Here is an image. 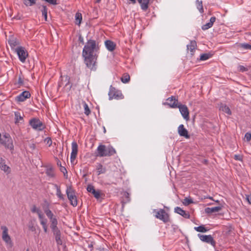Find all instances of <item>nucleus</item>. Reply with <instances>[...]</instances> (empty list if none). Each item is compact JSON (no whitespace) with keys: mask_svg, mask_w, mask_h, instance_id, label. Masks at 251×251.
I'll return each instance as SVG.
<instances>
[{"mask_svg":"<svg viewBox=\"0 0 251 251\" xmlns=\"http://www.w3.org/2000/svg\"><path fill=\"white\" fill-rule=\"evenodd\" d=\"M99 50L97 46L96 41L94 40H89L84 46L82 56L84 58V62L86 66L91 70H95L97 56L95 53Z\"/></svg>","mask_w":251,"mask_h":251,"instance_id":"1","label":"nucleus"},{"mask_svg":"<svg viewBox=\"0 0 251 251\" xmlns=\"http://www.w3.org/2000/svg\"><path fill=\"white\" fill-rule=\"evenodd\" d=\"M116 153V150L111 146L106 147L105 145H100L97 148L96 156L100 157L110 156Z\"/></svg>","mask_w":251,"mask_h":251,"instance_id":"2","label":"nucleus"},{"mask_svg":"<svg viewBox=\"0 0 251 251\" xmlns=\"http://www.w3.org/2000/svg\"><path fill=\"white\" fill-rule=\"evenodd\" d=\"M154 212L155 213V217L164 223H166L170 221L169 215L164 209H160L158 211L154 210Z\"/></svg>","mask_w":251,"mask_h":251,"instance_id":"3","label":"nucleus"},{"mask_svg":"<svg viewBox=\"0 0 251 251\" xmlns=\"http://www.w3.org/2000/svg\"><path fill=\"white\" fill-rule=\"evenodd\" d=\"M31 126L35 130L42 131L45 128V126L39 119L33 118L29 121Z\"/></svg>","mask_w":251,"mask_h":251,"instance_id":"4","label":"nucleus"},{"mask_svg":"<svg viewBox=\"0 0 251 251\" xmlns=\"http://www.w3.org/2000/svg\"><path fill=\"white\" fill-rule=\"evenodd\" d=\"M108 95L110 100L113 99H121L124 97L121 91L116 89L115 88L113 87L112 86H110V87Z\"/></svg>","mask_w":251,"mask_h":251,"instance_id":"5","label":"nucleus"},{"mask_svg":"<svg viewBox=\"0 0 251 251\" xmlns=\"http://www.w3.org/2000/svg\"><path fill=\"white\" fill-rule=\"evenodd\" d=\"M16 51L19 56L20 60L22 62H25L26 58L28 56V53L25 50V48L22 47H18L16 49Z\"/></svg>","mask_w":251,"mask_h":251,"instance_id":"6","label":"nucleus"},{"mask_svg":"<svg viewBox=\"0 0 251 251\" xmlns=\"http://www.w3.org/2000/svg\"><path fill=\"white\" fill-rule=\"evenodd\" d=\"M198 236L201 241L210 244L213 247H215L216 242L211 235H206L199 234Z\"/></svg>","mask_w":251,"mask_h":251,"instance_id":"7","label":"nucleus"},{"mask_svg":"<svg viewBox=\"0 0 251 251\" xmlns=\"http://www.w3.org/2000/svg\"><path fill=\"white\" fill-rule=\"evenodd\" d=\"M2 230V240L7 244H12V241L10 236L8 234V228L6 226H1Z\"/></svg>","mask_w":251,"mask_h":251,"instance_id":"8","label":"nucleus"},{"mask_svg":"<svg viewBox=\"0 0 251 251\" xmlns=\"http://www.w3.org/2000/svg\"><path fill=\"white\" fill-rule=\"evenodd\" d=\"M177 107L179 108V111L184 119L188 120L189 119V113L187 107L185 105L179 103Z\"/></svg>","mask_w":251,"mask_h":251,"instance_id":"9","label":"nucleus"},{"mask_svg":"<svg viewBox=\"0 0 251 251\" xmlns=\"http://www.w3.org/2000/svg\"><path fill=\"white\" fill-rule=\"evenodd\" d=\"M78 152V145L75 141L72 143V152L71 154V161L72 162L76 157Z\"/></svg>","mask_w":251,"mask_h":251,"instance_id":"10","label":"nucleus"},{"mask_svg":"<svg viewBox=\"0 0 251 251\" xmlns=\"http://www.w3.org/2000/svg\"><path fill=\"white\" fill-rule=\"evenodd\" d=\"M53 235L55 236L56 242L58 245H61L62 244V241L61 239V231L59 228H55L52 229Z\"/></svg>","mask_w":251,"mask_h":251,"instance_id":"11","label":"nucleus"},{"mask_svg":"<svg viewBox=\"0 0 251 251\" xmlns=\"http://www.w3.org/2000/svg\"><path fill=\"white\" fill-rule=\"evenodd\" d=\"M166 103L172 108H177L178 105L179 103L178 102L177 99H176L175 97L172 96L167 99Z\"/></svg>","mask_w":251,"mask_h":251,"instance_id":"12","label":"nucleus"},{"mask_svg":"<svg viewBox=\"0 0 251 251\" xmlns=\"http://www.w3.org/2000/svg\"><path fill=\"white\" fill-rule=\"evenodd\" d=\"M178 133L180 136H183L188 139L190 138L187 130L183 125H180L178 127Z\"/></svg>","mask_w":251,"mask_h":251,"instance_id":"13","label":"nucleus"},{"mask_svg":"<svg viewBox=\"0 0 251 251\" xmlns=\"http://www.w3.org/2000/svg\"><path fill=\"white\" fill-rule=\"evenodd\" d=\"M30 97V94L28 91H25L22 92L20 95L17 97V100L19 101H24L26 99Z\"/></svg>","mask_w":251,"mask_h":251,"instance_id":"14","label":"nucleus"},{"mask_svg":"<svg viewBox=\"0 0 251 251\" xmlns=\"http://www.w3.org/2000/svg\"><path fill=\"white\" fill-rule=\"evenodd\" d=\"M175 212L177 214L181 215L185 218L189 219L190 218V214L189 213L186 212L179 207H176L175 208Z\"/></svg>","mask_w":251,"mask_h":251,"instance_id":"15","label":"nucleus"},{"mask_svg":"<svg viewBox=\"0 0 251 251\" xmlns=\"http://www.w3.org/2000/svg\"><path fill=\"white\" fill-rule=\"evenodd\" d=\"M0 168L7 174L10 173V168L5 164V161L2 158L0 159Z\"/></svg>","mask_w":251,"mask_h":251,"instance_id":"16","label":"nucleus"},{"mask_svg":"<svg viewBox=\"0 0 251 251\" xmlns=\"http://www.w3.org/2000/svg\"><path fill=\"white\" fill-rule=\"evenodd\" d=\"M197 47V43L195 41H191L190 44L187 46V50H190L191 55H193Z\"/></svg>","mask_w":251,"mask_h":251,"instance_id":"17","label":"nucleus"},{"mask_svg":"<svg viewBox=\"0 0 251 251\" xmlns=\"http://www.w3.org/2000/svg\"><path fill=\"white\" fill-rule=\"evenodd\" d=\"M140 3L141 9L146 11L149 8L150 0H138Z\"/></svg>","mask_w":251,"mask_h":251,"instance_id":"18","label":"nucleus"},{"mask_svg":"<svg viewBox=\"0 0 251 251\" xmlns=\"http://www.w3.org/2000/svg\"><path fill=\"white\" fill-rule=\"evenodd\" d=\"M216 21V17H212L210 19V22L205 25H203L201 28L203 30H207L210 27H211L213 26V25L214 23Z\"/></svg>","mask_w":251,"mask_h":251,"instance_id":"19","label":"nucleus"},{"mask_svg":"<svg viewBox=\"0 0 251 251\" xmlns=\"http://www.w3.org/2000/svg\"><path fill=\"white\" fill-rule=\"evenodd\" d=\"M105 45L107 49L110 51H113L116 48V44L111 40L105 41Z\"/></svg>","mask_w":251,"mask_h":251,"instance_id":"20","label":"nucleus"},{"mask_svg":"<svg viewBox=\"0 0 251 251\" xmlns=\"http://www.w3.org/2000/svg\"><path fill=\"white\" fill-rule=\"evenodd\" d=\"M222 208V206H216L214 207H207L205 209V213L210 214L212 213L220 211Z\"/></svg>","mask_w":251,"mask_h":251,"instance_id":"21","label":"nucleus"},{"mask_svg":"<svg viewBox=\"0 0 251 251\" xmlns=\"http://www.w3.org/2000/svg\"><path fill=\"white\" fill-rule=\"evenodd\" d=\"M219 110H221L229 115H231V111L228 106L223 103H221L219 106Z\"/></svg>","mask_w":251,"mask_h":251,"instance_id":"22","label":"nucleus"},{"mask_svg":"<svg viewBox=\"0 0 251 251\" xmlns=\"http://www.w3.org/2000/svg\"><path fill=\"white\" fill-rule=\"evenodd\" d=\"M4 143L2 144L5 148L12 151L14 150V146L12 139H8V140L3 141Z\"/></svg>","mask_w":251,"mask_h":251,"instance_id":"23","label":"nucleus"},{"mask_svg":"<svg viewBox=\"0 0 251 251\" xmlns=\"http://www.w3.org/2000/svg\"><path fill=\"white\" fill-rule=\"evenodd\" d=\"M130 198L129 197V194L127 192H124L123 194V199L122 201L123 206L127 202H129Z\"/></svg>","mask_w":251,"mask_h":251,"instance_id":"24","label":"nucleus"},{"mask_svg":"<svg viewBox=\"0 0 251 251\" xmlns=\"http://www.w3.org/2000/svg\"><path fill=\"white\" fill-rule=\"evenodd\" d=\"M66 192L67 197L75 196V191L71 186H67Z\"/></svg>","mask_w":251,"mask_h":251,"instance_id":"25","label":"nucleus"},{"mask_svg":"<svg viewBox=\"0 0 251 251\" xmlns=\"http://www.w3.org/2000/svg\"><path fill=\"white\" fill-rule=\"evenodd\" d=\"M50 220L51 223L50 227L51 229L58 227L57 226L58 224V221L55 217L52 219H50Z\"/></svg>","mask_w":251,"mask_h":251,"instance_id":"26","label":"nucleus"},{"mask_svg":"<svg viewBox=\"0 0 251 251\" xmlns=\"http://www.w3.org/2000/svg\"><path fill=\"white\" fill-rule=\"evenodd\" d=\"M70 201V203L73 206L75 207L77 205V201L76 196L68 197Z\"/></svg>","mask_w":251,"mask_h":251,"instance_id":"27","label":"nucleus"},{"mask_svg":"<svg viewBox=\"0 0 251 251\" xmlns=\"http://www.w3.org/2000/svg\"><path fill=\"white\" fill-rule=\"evenodd\" d=\"M196 4L197 8L199 9L200 12L201 14L203 13L204 12V10L202 6V0H197Z\"/></svg>","mask_w":251,"mask_h":251,"instance_id":"28","label":"nucleus"},{"mask_svg":"<svg viewBox=\"0 0 251 251\" xmlns=\"http://www.w3.org/2000/svg\"><path fill=\"white\" fill-rule=\"evenodd\" d=\"M75 24L79 25L82 20V15L80 13L77 12L75 14Z\"/></svg>","mask_w":251,"mask_h":251,"instance_id":"29","label":"nucleus"},{"mask_svg":"<svg viewBox=\"0 0 251 251\" xmlns=\"http://www.w3.org/2000/svg\"><path fill=\"white\" fill-rule=\"evenodd\" d=\"M44 212L50 220L55 217L54 216L53 213L49 208H45L44 209Z\"/></svg>","mask_w":251,"mask_h":251,"instance_id":"30","label":"nucleus"},{"mask_svg":"<svg viewBox=\"0 0 251 251\" xmlns=\"http://www.w3.org/2000/svg\"><path fill=\"white\" fill-rule=\"evenodd\" d=\"M27 226H28V229L30 231H32V232L36 231V226L35 225L34 221L31 220V221H29L28 224Z\"/></svg>","mask_w":251,"mask_h":251,"instance_id":"31","label":"nucleus"},{"mask_svg":"<svg viewBox=\"0 0 251 251\" xmlns=\"http://www.w3.org/2000/svg\"><path fill=\"white\" fill-rule=\"evenodd\" d=\"M121 80L123 83H126L129 82L130 80V76L128 74H124L122 77L121 78Z\"/></svg>","mask_w":251,"mask_h":251,"instance_id":"32","label":"nucleus"},{"mask_svg":"<svg viewBox=\"0 0 251 251\" xmlns=\"http://www.w3.org/2000/svg\"><path fill=\"white\" fill-rule=\"evenodd\" d=\"M55 187L56 188V195L61 200H64V197L63 195L62 194L60 188L56 184L55 185Z\"/></svg>","mask_w":251,"mask_h":251,"instance_id":"33","label":"nucleus"},{"mask_svg":"<svg viewBox=\"0 0 251 251\" xmlns=\"http://www.w3.org/2000/svg\"><path fill=\"white\" fill-rule=\"evenodd\" d=\"M194 229L197 231L200 232H206L208 230V229L206 228L203 225L197 227H195Z\"/></svg>","mask_w":251,"mask_h":251,"instance_id":"34","label":"nucleus"},{"mask_svg":"<svg viewBox=\"0 0 251 251\" xmlns=\"http://www.w3.org/2000/svg\"><path fill=\"white\" fill-rule=\"evenodd\" d=\"M97 172L98 173V175H100L101 174H103L105 172L106 169L105 168H103L102 165L101 164H99L97 168Z\"/></svg>","mask_w":251,"mask_h":251,"instance_id":"35","label":"nucleus"},{"mask_svg":"<svg viewBox=\"0 0 251 251\" xmlns=\"http://www.w3.org/2000/svg\"><path fill=\"white\" fill-rule=\"evenodd\" d=\"M92 194L94 195V197L97 199H99L101 196H104V194L101 193L100 190H95L93 191V193Z\"/></svg>","mask_w":251,"mask_h":251,"instance_id":"36","label":"nucleus"},{"mask_svg":"<svg viewBox=\"0 0 251 251\" xmlns=\"http://www.w3.org/2000/svg\"><path fill=\"white\" fill-rule=\"evenodd\" d=\"M82 104L83 105L84 108V113L87 116H88L90 114L91 111H90L87 104L85 101H83Z\"/></svg>","mask_w":251,"mask_h":251,"instance_id":"37","label":"nucleus"},{"mask_svg":"<svg viewBox=\"0 0 251 251\" xmlns=\"http://www.w3.org/2000/svg\"><path fill=\"white\" fill-rule=\"evenodd\" d=\"M42 13L43 16H44L45 20L46 21H47V13H48V8L46 6L43 5L42 6Z\"/></svg>","mask_w":251,"mask_h":251,"instance_id":"38","label":"nucleus"},{"mask_svg":"<svg viewBox=\"0 0 251 251\" xmlns=\"http://www.w3.org/2000/svg\"><path fill=\"white\" fill-rule=\"evenodd\" d=\"M46 174L47 175L50 177H53L54 176V173L52 168H48L47 169Z\"/></svg>","mask_w":251,"mask_h":251,"instance_id":"39","label":"nucleus"},{"mask_svg":"<svg viewBox=\"0 0 251 251\" xmlns=\"http://www.w3.org/2000/svg\"><path fill=\"white\" fill-rule=\"evenodd\" d=\"M183 204L186 206L189 205V204L193 203L194 202L192 199L189 198H185L183 201Z\"/></svg>","mask_w":251,"mask_h":251,"instance_id":"40","label":"nucleus"},{"mask_svg":"<svg viewBox=\"0 0 251 251\" xmlns=\"http://www.w3.org/2000/svg\"><path fill=\"white\" fill-rule=\"evenodd\" d=\"M15 123L17 124L20 122L21 120H23V117H22L19 112H15Z\"/></svg>","mask_w":251,"mask_h":251,"instance_id":"41","label":"nucleus"},{"mask_svg":"<svg viewBox=\"0 0 251 251\" xmlns=\"http://www.w3.org/2000/svg\"><path fill=\"white\" fill-rule=\"evenodd\" d=\"M37 214L38 215V217H39V219L40 220V222H42L43 221H45L47 220V219L45 218V217H44V215L43 214L42 212L41 211V210H40L37 213Z\"/></svg>","mask_w":251,"mask_h":251,"instance_id":"42","label":"nucleus"},{"mask_svg":"<svg viewBox=\"0 0 251 251\" xmlns=\"http://www.w3.org/2000/svg\"><path fill=\"white\" fill-rule=\"evenodd\" d=\"M45 233L48 232L47 220L40 222Z\"/></svg>","mask_w":251,"mask_h":251,"instance_id":"43","label":"nucleus"},{"mask_svg":"<svg viewBox=\"0 0 251 251\" xmlns=\"http://www.w3.org/2000/svg\"><path fill=\"white\" fill-rule=\"evenodd\" d=\"M210 55L208 53H204L201 55L200 59L201 60H206L209 58Z\"/></svg>","mask_w":251,"mask_h":251,"instance_id":"44","label":"nucleus"},{"mask_svg":"<svg viewBox=\"0 0 251 251\" xmlns=\"http://www.w3.org/2000/svg\"><path fill=\"white\" fill-rule=\"evenodd\" d=\"M8 43L11 47H15L18 45L17 41L14 39L9 40Z\"/></svg>","mask_w":251,"mask_h":251,"instance_id":"45","label":"nucleus"},{"mask_svg":"<svg viewBox=\"0 0 251 251\" xmlns=\"http://www.w3.org/2000/svg\"><path fill=\"white\" fill-rule=\"evenodd\" d=\"M41 210L37 208L35 205H33L31 208V211L32 213H36L37 214Z\"/></svg>","mask_w":251,"mask_h":251,"instance_id":"46","label":"nucleus"},{"mask_svg":"<svg viewBox=\"0 0 251 251\" xmlns=\"http://www.w3.org/2000/svg\"><path fill=\"white\" fill-rule=\"evenodd\" d=\"M87 190L89 192L92 194L93 193V191H95L96 190L95 189L93 185H88L87 188Z\"/></svg>","mask_w":251,"mask_h":251,"instance_id":"47","label":"nucleus"},{"mask_svg":"<svg viewBox=\"0 0 251 251\" xmlns=\"http://www.w3.org/2000/svg\"><path fill=\"white\" fill-rule=\"evenodd\" d=\"M241 47L245 49L251 50V45L249 44H242L241 45Z\"/></svg>","mask_w":251,"mask_h":251,"instance_id":"48","label":"nucleus"},{"mask_svg":"<svg viewBox=\"0 0 251 251\" xmlns=\"http://www.w3.org/2000/svg\"><path fill=\"white\" fill-rule=\"evenodd\" d=\"M239 71L241 72H247L248 71V69L245 67L244 66L239 65L238 67Z\"/></svg>","mask_w":251,"mask_h":251,"instance_id":"49","label":"nucleus"},{"mask_svg":"<svg viewBox=\"0 0 251 251\" xmlns=\"http://www.w3.org/2000/svg\"><path fill=\"white\" fill-rule=\"evenodd\" d=\"M45 142L50 147L52 144V141L50 138L47 137L45 139Z\"/></svg>","mask_w":251,"mask_h":251,"instance_id":"50","label":"nucleus"},{"mask_svg":"<svg viewBox=\"0 0 251 251\" xmlns=\"http://www.w3.org/2000/svg\"><path fill=\"white\" fill-rule=\"evenodd\" d=\"M245 138L247 142H249L251 139V134L249 132L246 133L245 135Z\"/></svg>","mask_w":251,"mask_h":251,"instance_id":"51","label":"nucleus"},{"mask_svg":"<svg viewBox=\"0 0 251 251\" xmlns=\"http://www.w3.org/2000/svg\"><path fill=\"white\" fill-rule=\"evenodd\" d=\"M60 170L61 172H62L64 174V176H65V175L67 174V171L66 168L63 166L60 167Z\"/></svg>","mask_w":251,"mask_h":251,"instance_id":"52","label":"nucleus"},{"mask_svg":"<svg viewBox=\"0 0 251 251\" xmlns=\"http://www.w3.org/2000/svg\"><path fill=\"white\" fill-rule=\"evenodd\" d=\"M234 158L236 160H242V157L240 155L235 154Z\"/></svg>","mask_w":251,"mask_h":251,"instance_id":"53","label":"nucleus"},{"mask_svg":"<svg viewBox=\"0 0 251 251\" xmlns=\"http://www.w3.org/2000/svg\"><path fill=\"white\" fill-rule=\"evenodd\" d=\"M3 137L5 138V140H8V139H12L8 133H5L3 135Z\"/></svg>","mask_w":251,"mask_h":251,"instance_id":"54","label":"nucleus"},{"mask_svg":"<svg viewBox=\"0 0 251 251\" xmlns=\"http://www.w3.org/2000/svg\"><path fill=\"white\" fill-rule=\"evenodd\" d=\"M78 41L80 43H81L82 44H84V40L83 38L81 35H79L78 37Z\"/></svg>","mask_w":251,"mask_h":251,"instance_id":"55","label":"nucleus"},{"mask_svg":"<svg viewBox=\"0 0 251 251\" xmlns=\"http://www.w3.org/2000/svg\"><path fill=\"white\" fill-rule=\"evenodd\" d=\"M26 6H31V3L28 0H23Z\"/></svg>","mask_w":251,"mask_h":251,"instance_id":"56","label":"nucleus"},{"mask_svg":"<svg viewBox=\"0 0 251 251\" xmlns=\"http://www.w3.org/2000/svg\"><path fill=\"white\" fill-rule=\"evenodd\" d=\"M246 199L249 202V203L250 204H251V194L247 196Z\"/></svg>","mask_w":251,"mask_h":251,"instance_id":"57","label":"nucleus"},{"mask_svg":"<svg viewBox=\"0 0 251 251\" xmlns=\"http://www.w3.org/2000/svg\"><path fill=\"white\" fill-rule=\"evenodd\" d=\"M29 148L32 150H35V149L36 148V146L34 144H31L29 145Z\"/></svg>","mask_w":251,"mask_h":251,"instance_id":"58","label":"nucleus"},{"mask_svg":"<svg viewBox=\"0 0 251 251\" xmlns=\"http://www.w3.org/2000/svg\"><path fill=\"white\" fill-rule=\"evenodd\" d=\"M56 161H57V165L59 167L62 166L61 163L60 161L57 158H56Z\"/></svg>","mask_w":251,"mask_h":251,"instance_id":"59","label":"nucleus"},{"mask_svg":"<svg viewBox=\"0 0 251 251\" xmlns=\"http://www.w3.org/2000/svg\"><path fill=\"white\" fill-rule=\"evenodd\" d=\"M117 182L118 181L116 180V181L115 182H112V183H105V185H111V184H114V185H117Z\"/></svg>","mask_w":251,"mask_h":251,"instance_id":"60","label":"nucleus"},{"mask_svg":"<svg viewBox=\"0 0 251 251\" xmlns=\"http://www.w3.org/2000/svg\"><path fill=\"white\" fill-rule=\"evenodd\" d=\"M23 80H22V79L20 77L19 78V79H18V83L19 84H22L23 83Z\"/></svg>","mask_w":251,"mask_h":251,"instance_id":"61","label":"nucleus"},{"mask_svg":"<svg viewBox=\"0 0 251 251\" xmlns=\"http://www.w3.org/2000/svg\"><path fill=\"white\" fill-rule=\"evenodd\" d=\"M30 3H31V5L34 4L35 3V0H28Z\"/></svg>","mask_w":251,"mask_h":251,"instance_id":"62","label":"nucleus"},{"mask_svg":"<svg viewBox=\"0 0 251 251\" xmlns=\"http://www.w3.org/2000/svg\"><path fill=\"white\" fill-rule=\"evenodd\" d=\"M206 198H207V199H210V200H212L214 201V200L213 199L212 197H210V196H209V197H206Z\"/></svg>","mask_w":251,"mask_h":251,"instance_id":"63","label":"nucleus"},{"mask_svg":"<svg viewBox=\"0 0 251 251\" xmlns=\"http://www.w3.org/2000/svg\"><path fill=\"white\" fill-rule=\"evenodd\" d=\"M101 0H96L95 2L96 3H100V2Z\"/></svg>","mask_w":251,"mask_h":251,"instance_id":"64","label":"nucleus"}]
</instances>
